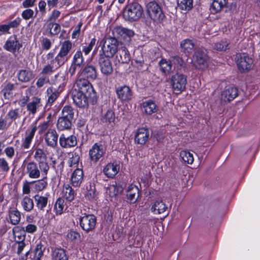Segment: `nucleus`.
<instances>
[{
  "label": "nucleus",
  "mask_w": 260,
  "mask_h": 260,
  "mask_svg": "<svg viewBox=\"0 0 260 260\" xmlns=\"http://www.w3.org/2000/svg\"><path fill=\"white\" fill-rule=\"evenodd\" d=\"M146 12L149 17L153 20L157 21L162 20L164 15L160 7L154 1L149 2L146 6Z\"/></svg>",
  "instance_id": "obj_7"
},
{
  "label": "nucleus",
  "mask_w": 260,
  "mask_h": 260,
  "mask_svg": "<svg viewBox=\"0 0 260 260\" xmlns=\"http://www.w3.org/2000/svg\"><path fill=\"white\" fill-rule=\"evenodd\" d=\"M119 165L116 162L108 164L103 169L104 174L108 178H113L119 171Z\"/></svg>",
  "instance_id": "obj_25"
},
{
  "label": "nucleus",
  "mask_w": 260,
  "mask_h": 260,
  "mask_svg": "<svg viewBox=\"0 0 260 260\" xmlns=\"http://www.w3.org/2000/svg\"><path fill=\"white\" fill-rule=\"evenodd\" d=\"M116 92L118 98L122 101L130 100L132 97V92L130 88L126 85L116 88Z\"/></svg>",
  "instance_id": "obj_18"
},
{
  "label": "nucleus",
  "mask_w": 260,
  "mask_h": 260,
  "mask_svg": "<svg viewBox=\"0 0 260 260\" xmlns=\"http://www.w3.org/2000/svg\"><path fill=\"white\" fill-rule=\"evenodd\" d=\"M59 88H56L53 87H50L47 88L46 90V94L48 98L46 103L47 107L51 106L58 98L62 91V89H60V91H59Z\"/></svg>",
  "instance_id": "obj_23"
},
{
  "label": "nucleus",
  "mask_w": 260,
  "mask_h": 260,
  "mask_svg": "<svg viewBox=\"0 0 260 260\" xmlns=\"http://www.w3.org/2000/svg\"><path fill=\"white\" fill-rule=\"evenodd\" d=\"M72 124V121L61 116L58 118L56 126L59 131H64L70 129Z\"/></svg>",
  "instance_id": "obj_39"
},
{
  "label": "nucleus",
  "mask_w": 260,
  "mask_h": 260,
  "mask_svg": "<svg viewBox=\"0 0 260 260\" xmlns=\"http://www.w3.org/2000/svg\"><path fill=\"white\" fill-rule=\"evenodd\" d=\"M67 74L59 71L54 76L51 77V81L54 84H59L58 88L64 86L67 82Z\"/></svg>",
  "instance_id": "obj_29"
},
{
  "label": "nucleus",
  "mask_w": 260,
  "mask_h": 260,
  "mask_svg": "<svg viewBox=\"0 0 260 260\" xmlns=\"http://www.w3.org/2000/svg\"><path fill=\"white\" fill-rule=\"evenodd\" d=\"M80 225L82 229L88 233L93 230L95 228L96 218L92 214H85L79 219Z\"/></svg>",
  "instance_id": "obj_10"
},
{
  "label": "nucleus",
  "mask_w": 260,
  "mask_h": 260,
  "mask_svg": "<svg viewBox=\"0 0 260 260\" xmlns=\"http://www.w3.org/2000/svg\"><path fill=\"white\" fill-rule=\"evenodd\" d=\"M158 66L161 72L165 75H169L173 72V69L171 59L167 60L166 59L162 58L158 62Z\"/></svg>",
  "instance_id": "obj_30"
},
{
  "label": "nucleus",
  "mask_w": 260,
  "mask_h": 260,
  "mask_svg": "<svg viewBox=\"0 0 260 260\" xmlns=\"http://www.w3.org/2000/svg\"><path fill=\"white\" fill-rule=\"evenodd\" d=\"M139 190L137 186L134 185H131L128 186L127 190V199L131 203H135L137 201L139 194Z\"/></svg>",
  "instance_id": "obj_32"
},
{
  "label": "nucleus",
  "mask_w": 260,
  "mask_h": 260,
  "mask_svg": "<svg viewBox=\"0 0 260 260\" xmlns=\"http://www.w3.org/2000/svg\"><path fill=\"white\" fill-rule=\"evenodd\" d=\"M21 205L23 209L26 212L31 211L34 207V203L32 199L27 196L24 197L21 202Z\"/></svg>",
  "instance_id": "obj_46"
},
{
  "label": "nucleus",
  "mask_w": 260,
  "mask_h": 260,
  "mask_svg": "<svg viewBox=\"0 0 260 260\" xmlns=\"http://www.w3.org/2000/svg\"><path fill=\"white\" fill-rule=\"evenodd\" d=\"M34 152V158L38 162V164H43L45 168L50 169L48 157L44 150L40 148H36L35 149Z\"/></svg>",
  "instance_id": "obj_17"
},
{
  "label": "nucleus",
  "mask_w": 260,
  "mask_h": 260,
  "mask_svg": "<svg viewBox=\"0 0 260 260\" xmlns=\"http://www.w3.org/2000/svg\"><path fill=\"white\" fill-rule=\"evenodd\" d=\"M21 45L19 43L16 35L11 36L6 41L4 48L10 52H13L19 49Z\"/></svg>",
  "instance_id": "obj_27"
},
{
  "label": "nucleus",
  "mask_w": 260,
  "mask_h": 260,
  "mask_svg": "<svg viewBox=\"0 0 260 260\" xmlns=\"http://www.w3.org/2000/svg\"><path fill=\"white\" fill-rule=\"evenodd\" d=\"M20 117L21 114L19 108L11 109L6 114V119L9 121L10 124Z\"/></svg>",
  "instance_id": "obj_42"
},
{
  "label": "nucleus",
  "mask_w": 260,
  "mask_h": 260,
  "mask_svg": "<svg viewBox=\"0 0 260 260\" xmlns=\"http://www.w3.org/2000/svg\"><path fill=\"white\" fill-rule=\"evenodd\" d=\"M61 193L62 197L68 202H71L74 199L75 191L68 184H64Z\"/></svg>",
  "instance_id": "obj_38"
},
{
  "label": "nucleus",
  "mask_w": 260,
  "mask_h": 260,
  "mask_svg": "<svg viewBox=\"0 0 260 260\" xmlns=\"http://www.w3.org/2000/svg\"><path fill=\"white\" fill-rule=\"evenodd\" d=\"M9 219L10 223L13 225H17L20 221L21 213L17 209L9 211Z\"/></svg>",
  "instance_id": "obj_48"
},
{
  "label": "nucleus",
  "mask_w": 260,
  "mask_h": 260,
  "mask_svg": "<svg viewBox=\"0 0 260 260\" xmlns=\"http://www.w3.org/2000/svg\"><path fill=\"white\" fill-rule=\"evenodd\" d=\"M172 65L174 64V69L181 70L185 67V63L183 60L178 56H174L170 57Z\"/></svg>",
  "instance_id": "obj_50"
},
{
  "label": "nucleus",
  "mask_w": 260,
  "mask_h": 260,
  "mask_svg": "<svg viewBox=\"0 0 260 260\" xmlns=\"http://www.w3.org/2000/svg\"><path fill=\"white\" fill-rule=\"evenodd\" d=\"M122 43L119 41L115 38H108L102 47L103 53L104 56L107 58L112 57L116 52L118 53L119 48H120Z\"/></svg>",
  "instance_id": "obj_3"
},
{
  "label": "nucleus",
  "mask_w": 260,
  "mask_h": 260,
  "mask_svg": "<svg viewBox=\"0 0 260 260\" xmlns=\"http://www.w3.org/2000/svg\"><path fill=\"white\" fill-rule=\"evenodd\" d=\"M42 107L41 99L38 96H34L31 101L26 105V109L29 114L34 115Z\"/></svg>",
  "instance_id": "obj_20"
},
{
  "label": "nucleus",
  "mask_w": 260,
  "mask_h": 260,
  "mask_svg": "<svg viewBox=\"0 0 260 260\" xmlns=\"http://www.w3.org/2000/svg\"><path fill=\"white\" fill-rule=\"evenodd\" d=\"M83 179V172L82 169H76L72 173L71 176V183L75 186H79L82 183Z\"/></svg>",
  "instance_id": "obj_35"
},
{
  "label": "nucleus",
  "mask_w": 260,
  "mask_h": 260,
  "mask_svg": "<svg viewBox=\"0 0 260 260\" xmlns=\"http://www.w3.org/2000/svg\"><path fill=\"white\" fill-rule=\"evenodd\" d=\"M43 179L39 180L37 181H34L35 183V189L37 191H42L45 189L48 185V183L46 181L47 176H43Z\"/></svg>",
  "instance_id": "obj_52"
},
{
  "label": "nucleus",
  "mask_w": 260,
  "mask_h": 260,
  "mask_svg": "<svg viewBox=\"0 0 260 260\" xmlns=\"http://www.w3.org/2000/svg\"><path fill=\"white\" fill-rule=\"evenodd\" d=\"M79 74L80 76H83L85 78L91 81L96 79L98 76L96 69L92 65L86 66Z\"/></svg>",
  "instance_id": "obj_21"
},
{
  "label": "nucleus",
  "mask_w": 260,
  "mask_h": 260,
  "mask_svg": "<svg viewBox=\"0 0 260 260\" xmlns=\"http://www.w3.org/2000/svg\"><path fill=\"white\" fill-rule=\"evenodd\" d=\"M209 57L207 50L200 49L197 50L193 56L192 64L197 69H204L207 67Z\"/></svg>",
  "instance_id": "obj_4"
},
{
  "label": "nucleus",
  "mask_w": 260,
  "mask_h": 260,
  "mask_svg": "<svg viewBox=\"0 0 260 260\" xmlns=\"http://www.w3.org/2000/svg\"><path fill=\"white\" fill-rule=\"evenodd\" d=\"M168 206L162 200H157L152 205L151 210L155 214H168Z\"/></svg>",
  "instance_id": "obj_26"
},
{
  "label": "nucleus",
  "mask_w": 260,
  "mask_h": 260,
  "mask_svg": "<svg viewBox=\"0 0 260 260\" xmlns=\"http://www.w3.org/2000/svg\"><path fill=\"white\" fill-rule=\"evenodd\" d=\"M52 43L51 40L47 38H43L41 40L42 47L44 50H48L52 46Z\"/></svg>",
  "instance_id": "obj_64"
},
{
  "label": "nucleus",
  "mask_w": 260,
  "mask_h": 260,
  "mask_svg": "<svg viewBox=\"0 0 260 260\" xmlns=\"http://www.w3.org/2000/svg\"><path fill=\"white\" fill-rule=\"evenodd\" d=\"M63 64L55 58L48 62L42 69L41 74L43 75H50Z\"/></svg>",
  "instance_id": "obj_14"
},
{
  "label": "nucleus",
  "mask_w": 260,
  "mask_h": 260,
  "mask_svg": "<svg viewBox=\"0 0 260 260\" xmlns=\"http://www.w3.org/2000/svg\"><path fill=\"white\" fill-rule=\"evenodd\" d=\"M115 114L112 110H108L104 116V119L105 122L108 123H111L115 120Z\"/></svg>",
  "instance_id": "obj_62"
},
{
  "label": "nucleus",
  "mask_w": 260,
  "mask_h": 260,
  "mask_svg": "<svg viewBox=\"0 0 260 260\" xmlns=\"http://www.w3.org/2000/svg\"><path fill=\"white\" fill-rule=\"evenodd\" d=\"M227 3V0H213L210 8L211 12L215 14L220 12L226 7Z\"/></svg>",
  "instance_id": "obj_36"
},
{
  "label": "nucleus",
  "mask_w": 260,
  "mask_h": 260,
  "mask_svg": "<svg viewBox=\"0 0 260 260\" xmlns=\"http://www.w3.org/2000/svg\"><path fill=\"white\" fill-rule=\"evenodd\" d=\"M63 199L59 198L57 199L54 206V210L57 215H61L64 210H66L67 207Z\"/></svg>",
  "instance_id": "obj_45"
},
{
  "label": "nucleus",
  "mask_w": 260,
  "mask_h": 260,
  "mask_svg": "<svg viewBox=\"0 0 260 260\" xmlns=\"http://www.w3.org/2000/svg\"><path fill=\"white\" fill-rule=\"evenodd\" d=\"M80 76V75L77 79L73 89H76L81 92H84L95 94L94 89L89 80L85 78H81Z\"/></svg>",
  "instance_id": "obj_12"
},
{
  "label": "nucleus",
  "mask_w": 260,
  "mask_h": 260,
  "mask_svg": "<svg viewBox=\"0 0 260 260\" xmlns=\"http://www.w3.org/2000/svg\"><path fill=\"white\" fill-rule=\"evenodd\" d=\"M125 29L126 28H124L121 26H116L114 27L112 30L114 38H117L118 39L121 40L124 31H125Z\"/></svg>",
  "instance_id": "obj_58"
},
{
  "label": "nucleus",
  "mask_w": 260,
  "mask_h": 260,
  "mask_svg": "<svg viewBox=\"0 0 260 260\" xmlns=\"http://www.w3.org/2000/svg\"><path fill=\"white\" fill-rule=\"evenodd\" d=\"M141 107L145 113L149 115L156 112L158 110L155 103L151 100L143 102L141 104Z\"/></svg>",
  "instance_id": "obj_31"
},
{
  "label": "nucleus",
  "mask_w": 260,
  "mask_h": 260,
  "mask_svg": "<svg viewBox=\"0 0 260 260\" xmlns=\"http://www.w3.org/2000/svg\"><path fill=\"white\" fill-rule=\"evenodd\" d=\"M122 191V187L117 185L116 183L109 185L107 188V193H109L111 197H115L118 194L120 193Z\"/></svg>",
  "instance_id": "obj_44"
},
{
  "label": "nucleus",
  "mask_w": 260,
  "mask_h": 260,
  "mask_svg": "<svg viewBox=\"0 0 260 260\" xmlns=\"http://www.w3.org/2000/svg\"><path fill=\"white\" fill-rule=\"evenodd\" d=\"M35 77L32 71L29 69H21L17 74L18 80L21 83H28Z\"/></svg>",
  "instance_id": "obj_24"
},
{
  "label": "nucleus",
  "mask_w": 260,
  "mask_h": 260,
  "mask_svg": "<svg viewBox=\"0 0 260 260\" xmlns=\"http://www.w3.org/2000/svg\"><path fill=\"white\" fill-rule=\"evenodd\" d=\"M180 156L183 161L188 164H192L194 161L193 156L192 153L187 151H181Z\"/></svg>",
  "instance_id": "obj_54"
},
{
  "label": "nucleus",
  "mask_w": 260,
  "mask_h": 260,
  "mask_svg": "<svg viewBox=\"0 0 260 260\" xmlns=\"http://www.w3.org/2000/svg\"><path fill=\"white\" fill-rule=\"evenodd\" d=\"M59 142L60 146L64 148L73 147L77 144V138L75 136L71 135L67 137L64 134L60 135Z\"/></svg>",
  "instance_id": "obj_16"
},
{
  "label": "nucleus",
  "mask_w": 260,
  "mask_h": 260,
  "mask_svg": "<svg viewBox=\"0 0 260 260\" xmlns=\"http://www.w3.org/2000/svg\"><path fill=\"white\" fill-rule=\"evenodd\" d=\"M228 45L229 44L226 41L221 40L218 42L215 43L213 48L214 49L217 51H225L228 49Z\"/></svg>",
  "instance_id": "obj_57"
},
{
  "label": "nucleus",
  "mask_w": 260,
  "mask_h": 260,
  "mask_svg": "<svg viewBox=\"0 0 260 260\" xmlns=\"http://www.w3.org/2000/svg\"><path fill=\"white\" fill-rule=\"evenodd\" d=\"M149 137V133L147 128H139L136 132L135 137V141L137 144L144 145L148 141Z\"/></svg>",
  "instance_id": "obj_19"
},
{
  "label": "nucleus",
  "mask_w": 260,
  "mask_h": 260,
  "mask_svg": "<svg viewBox=\"0 0 260 260\" xmlns=\"http://www.w3.org/2000/svg\"><path fill=\"white\" fill-rule=\"evenodd\" d=\"M99 56L98 62L102 73L106 76L111 74L113 72V68L110 60L103 54H100Z\"/></svg>",
  "instance_id": "obj_13"
},
{
  "label": "nucleus",
  "mask_w": 260,
  "mask_h": 260,
  "mask_svg": "<svg viewBox=\"0 0 260 260\" xmlns=\"http://www.w3.org/2000/svg\"><path fill=\"white\" fill-rule=\"evenodd\" d=\"M17 85L18 83L16 82L12 83L8 81H6L3 83L2 92L3 94L4 98L5 100H10L13 98V91L17 89Z\"/></svg>",
  "instance_id": "obj_15"
},
{
  "label": "nucleus",
  "mask_w": 260,
  "mask_h": 260,
  "mask_svg": "<svg viewBox=\"0 0 260 260\" xmlns=\"http://www.w3.org/2000/svg\"><path fill=\"white\" fill-rule=\"evenodd\" d=\"M235 60L239 70L241 72H245L251 69L253 61L251 58L245 53L236 54Z\"/></svg>",
  "instance_id": "obj_9"
},
{
  "label": "nucleus",
  "mask_w": 260,
  "mask_h": 260,
  "mask_svg": "<svg viewBox=\"0 0 260 260\" xmlns=\"http://www.w3.org/2000/svg\"><path fill=\"white\" fill-rule=\"evenodd\" d=\"M106 152V149L102 144L95 143L89 150V156L90 160L96 163Z\"/></svg>",
  "instance_id": "obj_11"
},
{
  "label": "nucleus",
  "mask_w": 260,
  "mask_h": 260,
  "mask_svg": "<svg viewBox=\"0 0 260 260\" xmlns=\"http://www.w3.org/2000/svg\"><path fill=\"white\" fill-rule=\"evenodd\" d=\"M58 134L55 129H49L46 133L45 141L47 146L55 148L57 145Z\"/></svg>",
  "instance_id": "obj_28"
},
{
  "label": "nucleus",
  "mask_w": 260,
  "mask_h": 260,
  "mask_svg": "<svg viewBox=\"0 0 260 260\" xmlns=\"http://www.w3.org/2000/svg\"><path fill=\"white\" fill-rule=\"evenodd\" d=\"M72 48L73 43L70 40L60 42L59 51L55 58L63 65L70 57Z\"/></svg>",
  "instance_id": "obj_5"
},
{
  "label": "nucleus",
  "mask_w": 260,
  "mask_h": 260,
  "mask_svg": "<svg viewBox=\"0 0 260 260\" xmlns=\"http://www.w3.org/2000/svg\"><path fill=\"white\" fill-rule=\"evenodd\" d=\"M134 35V32L131 30L127 28L125 29V31L122 36L121 40H123V43L124 45H128L131 41V38L133 37Z\"/></svg>",
  "instance_id": "obj_56"
},
{
  "label": "nucleus",
  "mask_w": 260,
  "mask_h": 260,
  "mask_svg": "<svg viewBox=\"0 0 260 260\" xmlns=\"http://www.w3.org/2000/svg\"><path fill=\"white\" fill-rule=\"evenodd\" d=\"M194 44L193 41L189 39H185L182 41L180 44L181 51L184 53H190L193 50Z\"/></svg>",
  "instance_id": "obj_47"
},
{
  "label": "nucleus",
  "mask_w": 260,
  "mask_h": 260,
  "mask_svg": "<svg viewBox=\"0 0 260 260\" xmlns=\"http://www.w3.org/2000/svg\"><path fill=\"white\" fill-rule=\"evenodd\" d=\"M178 7L182 10L188 11L193 7V0H178Z\"/></svg>",
  "instance_id": "obj_51"
},
{
  "label": "nucleus",
  "mask_w": 260,
  "mask_h": 260,
  "mask_svg": "<svg viewBox=\"0 0 260 260\" xmlns=\"http://www.w3.org/2000/svg\"><path fill=\"white\" fill-rule=\"evenodd\" d=\"M171 82L175 93H180L185 89L187 83L186 77L182 74L177 73L172 76Z\"/></svg>",
  "instance_id": "obj_8"
},
{
  "label": "nucleus",
  "mask_w": 260,
  "mask_h": 260,
  "mask_svg": "<svg viewBox=\"0 0 260 260\" xmlns=\"http://www.w3.org/2000/svg\"><path fill=\"white\" fill-rule=\"evenodd\" d=\"M98 194L94 186H90V188L87 189L86 197L89 199L91 200L94 199Z\"/></svg>",
  "instance_id": "obj_63"
},
{
  "label": "nucleus",
  "mask_w": 260,
  "mask_h": 260,
  "mask_svg": "<svg viewBox=\"0 0 260 260\" xmlns=\"http://www.w3.org/2000/svg\"><path fill=\"white\" fill-rule=\"evenodd\" d=\"M36 131L37 127L36 126H34L29 132L28 135L23 140L21 146L24 149L29 148Z\"/></svg>",
  "instance_id": "obj_43"
},
{
  "label": "nucleus",
  "mask_w": 260,
  "mask_h": 260,
  "mask_svg": "<svg viewBox=\"0 0 260 260\" xmlns=\"http://www.w3.org/2000/svg\"><path fill=\"white\" fill-rule=\"evenodd\" d=\"M50 32L52 35L55 36L58 34L60 31V26L57 23H50L49 24Z\"/></svg>",
  "instance_id": "obj_61"
},
{
  "label": "nucleus",
  "mask_w": 260,
  "mask_h": 260,
  "mask_svg": "<svg viewBox=\"0 0 260 260\" xmlns=\"http://www.w3.org/2000/svg\"><path fill=\"white\" fill-rule=\"evenodd\" d=\"M0 170L4 173H8L10 170L9 163L4 157L0 158Z\"/></svg>",
  "instance_id": "obj_60"
},
{
  "label": "nucleus",
  "mask_w": 260,
  "mask_h": 260,
  "mask_svg": "<svg viewBox=\"0 0 260 260\" xmlns=\"http://www.w3.org/2000/svg\"><path fill=\"white\" fill-rule=\"evenodd\" d=\"M238 95V90L236 87H229L223 90L221 94V100L230 102Z\"/></svg>",
  "instance_id": "obj_22"
},
{
  "label": "nucleus",
  "mask_w": 260,
  "mask_h": 260,
  "mask_svg": "<svg viewBox=\"0 0 260 260\" xmlns=\"http://www.w3.org/2000/svg\"><path fill=\"white\" fill-rule=\"evenodd\" d=\"M49 82V78L47 76L43 75L42 76L38 78L36 83V85L38 88H41Z\"/></svg>",
  "instance_id": "obj_59"
},
{
  "label": "nucleus",
  "mask_w": 260,
  "mask_h": 260,
  "mask_svg": "<svg viewBox=\"0 0 260 260\" xmlns=\"http://www.w3.org/2000/svg\"><path fill=\"white\" fill-rule=\"evenodd\" d=\"M25 173L29 178L36 179L41 176H47L49 169L45 168L44 164H39L34 161L26 164L25 166Z\"/></svg>",
  "instance_id": "obj_1"
},
{
  "label": "nucleus",
  "mask_w": 260,
  "mask_h": 260,
  "mask_svg": "<svg viewBox=\"0 0 260 260\" xmlns=\"http://www.w3.org/2000/svg\"><path fill=\"white\" fill-rule=\"evenodd\" d=\"M13 233L16 241H24L26 236L24 228L20 226H15L13 229Z\"/></svg>",
  "instance_id": "obj_41"
},
{
  "label": "nucleus",
  "mask_w": 260,
  "mask_h": 260,
  "mask_svg": "<svg viewBox=\"0 0 260 260\" xmlns=\"http://www.w3.org/2000/svg\"><path fill=\"white\" fill-rule=\"evenodd\" d=\"M34 198L38 210L44 211L48 204V197L37 194L34 197Z\"/></svg>",
  "instance_id": "obj_37"
},
{
  "label": "nucleus",
  "mask_w": 260,
  "mask_h": 260,
  "mask_svg": "<svg viewBox=\"0 0 260 260\" xmlns=\"http://www.w3.org/2000/svg\"><path fill=\"white\" fill-rule=\"evenodd\" d=\"M94 94L85 93L73 89L72 91V98L74 103L80 108L87 107L88 105V99L93 97Z\"/></svg>",
  "instance_id": "obj_6"
},
{
  "label": "nucleus",
  "mask_w": 260,
  "mask_h": 260,
  "mask_svg": "<svg viewBox=\"0 0 260 260\" xmlns=\"http://www.w3.org/2000/svg\"><path fill=\"white\" fill-rule=\"evenodd\" d=\"M75 110L70 106H65L63 107L61 114L62 117L73 121L74 119Z\"/></svg>",
  "instance_id": "obj_49"
},
{
  "label": "nucleus",
  "mask_w": 260,
  "mask_h": 260,
  "mask_svg": "<svg viewBox=\"0 0 260 260\" xmlns=\"http://www.w3.org/2000/svg\"><path fill=\"white\" fill-rule=\"evenodd\" d=\"M95 38H92L91 39L89 43H86L85 45L82 46V52H83L85 55H87L92 50L93 46L96 43Z\"/></svg>",
  "instance_id": "obj_53"
},
{
  "label": "nucleus",
  "mask_w": 260,
  "mask_h": 260,
  "mask_svg": "<svg viewBox=\"0 0 260 260\" xmlns=\"http://www.w3.org/2000/svg\"><path fill=\"white\" fill-rule=\"evenodd\" d=\"M116 58L119 62L122 63H127L130 61V54L125 46H121L119 48Z\"/></svg>",
  "instance_id": "obj_33"
},
{
  "label": "nucleus",
  "mask_w": 260,
  "mask_h": 260,
  "mask_svg": "<svg viewBox=\"0 0 260 260\" xmlns=\"http://www.w3.org/2000/svg\"><path fill=\"white\" fill-rule=\"evenodd\" d=\"M52 260H68L69 257L66 250L61 248L52 249Z\"/></svg>",
  "instance_id": "obj_34"
},
{
  "label": "nucleus",
  "mask_w": 260,
  "mask_h": 260,
  "mask_svg": "<svg viewBox=\"0 0 260 260\" xmlns=\"http://www.w3.org/2000/svg\"><path fill=\"white\" fill-rule=\"evenodd\" d=\"M143 9L138 3L128 4L123 12V16L125 19L131 21L138 20L142 16Z\"/></svg>",
  "instance_id": "obj_2"
},
{
  "label": "nucleus",
  "mask_w": 260,
  "mask_h": 260,
  "mask_svg": "<svg viewBox=\"0 0 260 260\" xmlns=\"http://www.w3.org/2000/svg\"><path fill=\"white\" fill-rule=\"evenodd\" d=\"M72 62L82 66L84 58L81 50H77L74 54Z\"/></svg>",
  "instance_id": "obj_55"
},
{
  "label": "nucleus",
  "mask_w": 260,
  "mask_h": 260,
  "mask_svg": "<svg viewBox=\"0 0 260 260\" xmlns=\"http://www.w3.org/2000/svg\"><path fill=\"white\" fill-rule=\"evenodd\" d=\"M44 250L43 245L39 242L37 244L34 250L31 252L30 257L34 260H41Z\"/></svg>",
  "instance_id": "obj_40"
}]
</instances>
